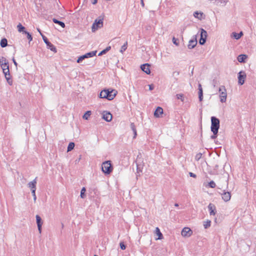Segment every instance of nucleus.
<instances>
[{"instance_id": "obj_26", "label": "nucleus", "mask_w": 256, "mask_h": 256, "mask_svg": "<svg viewBox=\"0 0 256 256\" xmlns=\"http://www.w3.org/2000/svg\"><path fill=\"white\" fill-rule=\"evenodd\" d=\"M156 234L158 236V238L156 240H161L162 238V234L160 232V229L156 228Z\"/></svg>"}, {"instance_id": "obj_42", "label": "nucleus", "mask_w": 256, "mask_h": 256, "mask_svg": "<svg viewBox=\"0 0 256 256\" xmlns=\"http://www.w3.org/2000/svg\"><path fill=\"white\" fill-rule=\"evenodd\" d=\"M178 40L177 38H176L174 37L172 38V42L176 46H178L179 44L178 42Z\"/></svg>"}, {"instance_id": "obj_53", "label": "nucleus", "mask_w": 256, "mask_h": 256, "mask_svg": "<svg viewBox=\"0 0 256 256\" xmlns=\"http://www.w3.org/2000/svg\"><path fill=\"white\" fill-rule=\"evenodd\" d=\"M198 98H199V100L200 101H202V99H203V96H198Z\"/></svg>"}, {"instance_id": "obj_37", "label": "nucleus", "mask_w": 256, "mask_h": 256, "mask_svg": "<svg viewBox=\"0 0 256 256\" xmlns=\"http://www.w3.org/2000/svg\"><path fill=\"white\" fill-rule=\"evenodd\" d=\"M222 6H225L228 2L229 0H217Z\"/></svg>"}, {"instance_id": "obj_59", "label": "nucleus", "mask_w": 256, "mask_h": 256, "mask_svg": "<svg viewBox=\"0 0 256 256\" xmlns=\"http://www.w3.org/2000/svg\"><path fill=\"white\" fill-rule=\"evenodd\" d=\"M174 206H178V204H176H176H174Z\"/></svg>"}, {"instance_id": "obj_7", "label": "nucleus", "mask_w": 256, "mask_h": 256, "mask_svg": "<svg viewBox=\"0 0 256 256\" xmlns=\"http://www.w3.org/2000/svg\"><path fill=\"white\" fill-rule=\"evenodd\" d=\"M181 234L184 237H190L192 234V232L189 228L185 227L182 229Z\"/></svg>"}, {"instance_id": "obj_22", "label": "nucleus", "mask_w": 256, "mask_h": 256, "mask_svg": "<svg viewBox=\"0 0 256 256\" xmlns=\"http://www.w3.org/2000/svg\"><path fill=\"white\" fill-rule=\"evenodd\" d=\"M233 37L236 40H238L240 38V37L243 35L242 32H240V33H236L235 32H232Z\"/></svg>"}, {"instance_id": "obj_46", "label": "nucleus", "mask_w": 256, "mask_h": 256, "mask_svg": "<svg viewBox=\"0 0 256 256\" xmlns=\"http://www.w3.org/2000/svg\"><path fill=\"white\" fill-rule=\"evenodd\" d=\"M201 156L202 154L200 153L196 154V160H199L200 158H201Z\"/></svg>"}, {"instance_id": "obj_35", "label": "nucleus", "mask_w": 256, "mask_h": 256, "mask_svg": "<svg viewBox=\"0 0 256 256\" xmlns=\"http://www.w3.org/2000/svg\"><path fill=\"white\" fill-rule=\"evenodd\" d=\"M85 58H87L85 54L81 56L78 58L76 62L78 63H80Z\"/></svg>"}, {"instance_id": "obj_50", "label": "nucleus", "mask_w": 256, "mask_h": 256, "mask_svg": "<svg viewBox=\"0 0 256 256\" xmlns=\"http://www.w3.org/2000/svg\"><path fill=\"white\" fill-rule=\"evenodd\" d=\"M217 134H214V133H213V135H212L210 136V138L212 140L215 139L216 138Z\"/></svg>"}, {"instance_id": "obj_54", "label": "nucleus", "mask_w": 256, "mask_h": 256, "mask_svg": "<svg viewBox=\"0 0 256 256\" xmlns=\"http://www.w3.org/2000/svg\"><path fill=\"white\" fill-rule=\"evenodd\" d=\"M134 132V138H136V130H135L134 131H133Z\"/></svg>"}, {"instance_id": "obj_4", "label": "nucleus", "mask_w": 256, "mask_h": 256, "mask_svg": "<svg viewBox=\"0 0 256 256\" xmlns=\"http://www.w3.org/2000/svg\"><path fill=\"white\" fill-rule=\"evenodd\" d=\"M41 36L42 38V39H43L44 42L46 44L48 48L50 49V50H52L54 52H56V47L52 44H51L48 40V38L44 36L42 34H41Z\"/></svg>"}, {"instance_id": "obj_32", "label": "nucleus", "mask_w": 256, "mask_h": 256, "mask_svg": "<svg viewBox=\"0 0 256 256\" xmlns=\"http://www.w3.org/2000/svg\"><path fill=\"white\" fill-rule=\"evenodd\" d=\"M127 45H128V42H126L124 44L123 46H122L121 47L120 50V52L122 53L124 51H125L126 50Z\"/></svg>"}, {"instance_id": "obj_8", "label": "nucleus", "mask_w": 256, "mask_h": 256, "mask_svg": "<svg viewBox=\"0 0 256 256\" xmlns=\"http://www.w3.org/2000/svg\"><path fill=\"white\" fill-rule=\"evenodd\" d=\"M106 92L107 96L106 98L110 100H112L116 94V92L114 90H106Z\"/></svg>"}, {"instance_id": "obj_25", "label": "nucleus", "mask_w": 256, "mask_h": 256, "mask_svg": "<svg viewBox=\"0 0 256 256\" xmlns=\"http://www.w3.org/2000/svg\"><path fill=\"white\" fill-rule=\"evenodd\" d=\"M0 46L2 47V48H4L6 47L7 44H8V41H7V40L6 38H2L1 41H0Z\"/></svg>"}, {"instance_id": "obj_31", "label": "nucleus", "mask_w": 256, "mask_h": 256, "mask_svg": "<svg viewBox=\"0 0 256 256\" xmlns=\"http://www.w3.org/2000/svg\"><path fill=\"white\" fill-rule=\"evenodd\" d=\"M17 28H18V31L19 32H24L25 31L24 30V29H25L24 27L23 26L20 24H19L18 25Z\"/></svg>"}, {"instance_id": "obj_9", "label": "nucleus", "mask_w": 256, "mask_h": 256, "mask_svg": "<svg viewBox=\"0 0 256 256\" xmlns=\"http://www.w3.org/2000/svg\"><path fill=\"white\" fill-rule=\"evenodd\" d=\"M36 224H37L38 228V230L39 233L40 234L42 232V227L43 222H42V220L40 216L36 215Z\"/></svg>"}, {"instance_id": "obj_57", "label": "nucleus", "mask_w": 256, "mask_h": 256, "mask_svg": "<svg viewBox=\"0 0 256 256\" xmlns=\"http://www.w3.org/2000/svg\"><path fill=\"white\" fill-rule=\"evenodd\" d=\"M137 170H138V171H140H140H141V170H140V168L139 166H138V164H137Z\"/></svg>"}, {"instance_id": "obj_11", "label": "nucleus", "mask_w": 256, "mask_h": 256, "mask_svg": "<svg viewBox=\"0 0 256 256\" xmlns=\"http://www.w3.org/2000/svg\"><path fill=\"white\" fill-rule=\"evenodd\" d=\"M102 118L106 121L110 122L112 120V114L110 112L106 111L102 113Z\"/></svg>"}, {"instance_id": "obj_48", "label": "nucleus", "mask_w": 256, "mask_h": 256, "mask_svg": "<svg viewBox=\"0 0 256 256\" xmlns=\"http://www.w3.org/2000/svg\"><path fill=\"white\" fill-rule=\"evenodd\" d=\"M148 86H149V90H154V86L152 84H149V85H148Z\"/></svg>"}, {"instance_id": "obj_12", "label": "nucleus", "mask_w": 256, "mask_h": 256, "mask_svg": "<svg viewBox=\"0 0 256 256\" xmlns=\"http://www.w3.org/2000/svg\"><path fill=\"white\" fill-rule=\"evenodd\" d=\"M1 68L2 70L3 73L4 75H6L8 74L9 72V64L8 62L5 64H0Z\"/></svg>"}, {"instance_id": "obj_33", "label": "nucleus", "mask_w": 256, "mask_h": 256, "mask_svg": "<svg viewBox=\"0 0 256 256\" xmlns=\"http://www.w3.org/2000/svg\"><path fill=\"white\" fill-rule=\"evenodd\" d=\"M86 191V188L84 187L82 188V189L81 190L80 197L82 198H85V196H86V195L84 194Z\"/></svg>"}, {"instance_id": "obj_36", "label": "nucleus", "mask_w": 256, "mask_h": 256, "mask_svg": "<svg viewBox=\"0 0 256 256\" xmlns=\"http://www.w3.org/2000/svg\"><path fill=\"white\" fill-rule=\"evenodd\" d=\"M176 98L178 100H180L182 102H184V94H178L176 95Z\"/></svg>"}, {"instance_id": "obj_55", "label": "nucleus", "mask_w": 256, "mask_h": 256, "mask_svg": "<svg viewBox=\"0 0 256 256\" xmlns=\"http://www.w3.org/2000/svg\"><path fill=\"white\" fill-rule=\"evenodd\" d=\"M140 1H141V4H142V6L144 7V0H140Z\"/></svg>"}, {"instance_id": "obj_13", "label": "nucleus", "mask_w": 256, "mask_h": 256, "mask_svg": "<svg viewBox=\"0 0 256 256\" xmlns=\"http://www.w3.org/2000/svg\"><path fill=\"white\" fill-rule=\"evenodd\" d=\"M36 179L37 178H36L32 181L30 182L28 184V186L29 188L31 189V190H36Z\"/></svg>"}, {"instance_id": "obj_16", "label": "nucleus", "mask_w": 256, "mask_h": 256, "mask_svg": "<svg viewBox=\"0 0 256 256\" xmlns=\"http://www.w3.org/2000/svg\"><path fill=\"white\" fill-rule=\"evenodd\" d=\"M208 208L210 216L215 215L216 213V206L214 204H210L208 206Z\"/></svg>"}, {"instance_id": "obj_34", "label": "nucleus", "mask_w": 256, "mask_h": 256, "mask_svg": "<svg viewBox=\"0 0 256 256\" xmlns=\"http://www.w3.org/2000/svg\"><path fill=\"white\" fill-rule=\"evenodd\" d=\"M8 62L7 60L6 59V58L4 57V56H2L0 58V64H6L8 63Z\"/></svg>"}, {"instance_id": "obj_17", "label": "nucleus", "mask_w": 256, "mask_h": 256, "mask_svg": "<svg viewBox=\"0 0 256 256\" xmlns=\"http://www.w3.org/2000/svg\"><path fill=\"white\" fill-rule=\"evenodd\" d=\"M197 44V40L196 38L194 40H191L188 42V47L189 49H192L195 47Z\"/></svg>"}, {"instance_id": "obj_60", "label": "nucleus", "mask_w": 256, "mask_h": 256, "mask_svg": "<svg viewBox=\"0 0 256 256\" xmlns=\"http://www.w3.org/2000/svg\"><path fill=\"white\" fill-rule=\"evenodd\" d=\"M10 76V73L9 72V76H6V77Z\"/></svg>"}, {"instance_id": "obj_21", "label": "nucleus", "mask_w": 256, "mask_h": 256, "mask_svg": "<svg viewBox=\"0 0 256 256\" xmlns=\"http://www.w3.org/2000/svg\"><path fill=\"white\" fill-rule=\"evenodd\" d=\"M52 21L54 23L57 24H59L60 26L62 28H65V24L62 22L60 21L55 18H54L52 19Z\"/></svg>"}, {"instance_id": "obj_5", "label": "nucleus", "mask_w": 256, "mask_h": 256, "mask_svg": "<svg viewBox=\"0 0 256 256\" xmlns=\"http://www.w3.org/2000/svg\"><path fill=\"white\" fill-rule=\"evenodd\" d=\"M246 76V74L244 71H240L238 72V82L239 84L242 85L244 84Z\"/></svg>"}, {"instance_id": "obj_38", "label": "nucleus", "mask_w": 256, "mask_h": 256, "mask_svg": "<svg viewBox=\"0 0 256 256\" xmlns=\"http://www.w3.org/2000/svg\"><path fill=\"white\" fill-rule=\"evenodd\" d=\"M24 33L26 34L27 38L29 40V42L32 41V38L31 34L28 32L26 31H24Z\"/></svg>"}, {"instance_id": "obj_44", "label": "nucleus", "mask_w": 256, "mask_h": 256, "mask_svg": "<svg viewBox=\"0 0 256 256\" xmlns=\"http://www.w3.org/2000/svg\"><path fill=\"white\" fill-rule=\"evenodd\" d=\"M32 196L34 197V202H36V190H32Z\"/></svg>"}, {"instance_id": "obj_43", "label": "nucleus", "mask_w": 256, "mask_h": 256, "mask_svg": "<svg viewBox=\"0 0 256 256\" xmlns=\"http://www.w3.org/2000/svg\"><path fill=\"white\" fill-rule=\"evenodd\" d=\"M120 248L122 250H125L126 248V246L123 242H121L120 243Z\"/></svg>"}, {"instance_id": "obj_20", "label": "nucleus", "mask_w": 256, "mask_h": 256, "mask_svg": "<svg viewBox=\"0 0 256 256\" xmlns=\"http://www.w3.org/2000/svg\"><path fill=\"white\" fill-rule=\"evenodd\" d=\"M246 58H247V56L246 54H240L238 57V60L240 62H244Z\"/></svg>"}, {"instance_id": "obj_24", "label": "nucleus", "mask_w": 256, "mask_h": 256, "mask_svg": "<svg viewBox=\"0 0 256 256\" xmlns=\"http://www.w3.org/2000/svg\"><path fill=\"white\" fill-rule=\"evenodd\" d=\"M96 51H92L85 54L86 58H89L96 56Z\"/></svg>"}, {"instance_id": "obj_39", "label": "nucleus", "mask_w": 256, "mask_h": 256, "mask_svg": "<svg viewBox=\"0 0 256 256\" xmlns=\"http://www.w3.org/2000/svg\"><path fill=\"white\" fill-rule=\"evenodd\" d=\"M198 96H203L202 88L200 84L198 85Z\"/></svg>"}, {"instance_id": "obj_47", "label": "nucleus", "mask_w": 256, "mask_h": 256, "mask_svg": "<svg viewBox=\"0 0 256 256\" xmlns=\"http://www.w3.org/2000/svg\"><path fill=\"white\" fill-rule=\"evenodd\" d=\"M106 53V51L104 50H102L101 52H100L99 54H98V56H100L104 54H105Z\"/></svg>"}, {"instance_id": "obj_51", "label": "nucleus", "mask_w": 256, "mask_h": 256, "mask_svg": "<svg viewBox=\"0 0 256 256\" xmlns=\"http://www.w3.org/2000/svg\"><path fill=\"white\" fill-rule=\"evenodd\" d=\"M12 62H14V64L15 65V66H16V67H17V66H18V64H17V62H16V60H15V59H14V58H12Z\"/></svg>"}, {"instance_id": "obj_15", "label": "nucleus", "mask_w": 256, "mask_h": 256, "mask_svg": "<svg viewBox=\"0 0 256 256\" xmlns=\"http://www.w3.org/2000/svg\"><path fill=\"white\" fill-rule=\"evenodd\" d=\"M219 97L221 102H225L227 98L226 90L220 93Z\"/></svg>"}, {"instance_id": "obj_14", "label": "nucleus", "mask_w": 256, "mask_h": 256, "mask_svg": "<svg viewBox=\"0 0 256 256\" xmlns=\"http://www.w3.org/2000/svg\"><path fill=\"white\" fill-rule=\"evenodd\" d=\"M150 65L148 64H143L141 66L140 68L142 70L146 72V74H150Z\"/></svg>"}, {"instance_id": "obj_29", "label": "nucleus", "mask_w": 256, "mask_h": 256, "mask_svg": "<svg viewBox=\"0 0 256 256\" xmlns=\"http://www.w3.org/2000/svg\"><path fill=\"white\" fill-rule=\"evenodd\" d=\"M211 221L210 220H207L206 222H204V226L205 228H208L210 226Z\"/></svg>"}, {"instance_id": "obj_3", "label": "nucleus", "mask_w": 256, "mask_h": 256, "mask_svg": "<svg viewBox=\"0 0 256 256\" xmlns=\"http://www.w3.org/2000/svg\"><path fill=\"white\" fill-rule=\"evenodd\" d=\"M103 26V20L102 19L97 20H94V22L92 24V32H95L98 28H100Z\"/></svg>"}, {"instance_id": "obj_61", "label": "nucleus", "mask_w": 256, "mask_h": 256, "mask_svg": "<svg viewBox=\"0 0 256 256\" xmlns=\"http://www.w3.org/2000/svg\"><path fill=\"white\" fill-rule=\"evenodd\" d=\"M94 256H96V255H94Z\"/></svg>"}, {"instance_id": "obj_28", "label": "nucleus", "mask_w": 256, "mask_h": 256, "mask_svg": "<svg viewBox=\"0 0 256 256\" xmlns=\"http://www.w3.org/2000/svg\"><path fill=\"white\" fill-rule=\"evenodd\" d=\"M6 76H9L8 74H6V75H4L5 78L8 82V83L10 85L12 86V80L10 78V76L6 77Z\"/></svg>"}, {"instance_id": "obj_27", "label": "nucleus", "mask_w": 256, "mask_h": 256, "mask_svg": "<svg viewBox=\"0 0 256 256\" xmlns=\"http://www.w3.org/2000/svg\"><path fill=\"white\" fill-rule=\"evenodd\" d=\"M74 142H70L68 145V146L67 151L68 152L71 151L72 150L74 149Z\"/></svg>"}, {"instance_id": "obj_30", "label": "nucleus", "mask_w": 256, "mask_h": 256, "mask_svg": "<svg viewBox=\"0 0 256 256\" xmlns=\"http://www.w3.org/2000/svg\"><path fill=\"white\" fill-rule=\"evenodd\" d=\"M91 114L90 111H87L82 116L84 119L88 120Z\"/></svg>"}, {"instance_id": "obj_56", "label": "nucleus", "mask_w": 256, "mask_h": 256, "mask_svg": "<svg viewBox=\"0 0 256 256\" xmlns=\"http://www.w3.org/2000/svg\"><path fill=\"white\" fill-rule=\"evenodd\" d=\"M97 2V0H94V1L92 2V4H96Z\"/></svg>"}, {"instance_id": "obj_49", "label": "nucleus", "mask_w": 256, "mask_h": 256, "mask_svg": "<svg viewBox=\"0 0 256 256\" xmlns=\"http://www.w3.org/2000/svg\"><path fill=\"white\" fill-rule=\"evenodd\" d=\"M189 175L191 177H193V178H196V175L194 174V173H192V172H189Z\"/></svg>"}, {"instance_id": "obj_41", "label": "nucleus", "mask_w": 256, "mask_h": 256, "mask_svg": "<svg viewBox=\"0 0 256 256\" xmlns=\"http://www.w3.org/2000/svg\"><path fill=\"white\" fill-rule=\"evenodd\" d=\"M226 88L224 86H220L219 89H218V92L220 93L221 92H223L224 91H226Z\"/></svg>"}, {"instance_id": "obj_6", "label": "nucleus", "mask_w": 256, "mask_h": 256, "mask_svg": "<svg viewBox=\"0 0 256 256\" xmlns=\"http://www.w3.org/2000/svg\"><path fill=\"white\" fill-rule=\"evenodd\" d=\"M207 37V32L204 30L202 28L201 32H200V38L199 41V43L200 44H204L206 41V38Z\"/></svg>"}, {"instance_id": "obj_45", "label": "nucleus", "mask_w": 256, "mask_h": 256, "mask_svg": "<svg viewBox=\"0 0 256 256\" xmlns=\"http://www.w3.org/2000/svg\"><path fill=\"white\" fill-rule=\"evenodd\" d=\"M130 128L132 131H134V130H136V128L134 123H131Z\"/></svg>"}, {"instance_id": "obj_18", "label": "nucleus", "mask_w": 256, "mask_h": 256, "mask_svg": "<svg viewBox=\"0 0 256 256\" xmlns=\"http://www.w3.org/2000/svg\"><path fill=\"white\" fill-rule=\"evenodd\" d=\"M162 108L160 107H158L154 112V116L156 118H159L162 114Z\"/></svg>"}, {"instance_id": "obj_40", "label": "nucleus", "mask_w": 256, "mask_h": 256, "mask_svg": "<svg viewBox=\"0 0 256 256\" xmlns=\"http://www.w3.org/2000/svg\"><path fill=\"white\" fill-rule=\"evenodd\" d=\"M208 186L210 188H214L216 186L215 182L212 180L208 183Z\"/></svg>"}, {"instance_id": "obj_2", "label": "nucleus", "mask_w": 256, "mask_h": 256, "mask_svg": "<svg viewBox=\"0 0 256 256\" xmlns=\"http://www.w3.org/2000/svg\"><path fill=\"white\" fill-rule=\"evenodd\" d=\"M102 170L104 173L108 174L112 172L113 168L110 160L105 161L102 164Z\"/></svg>"}, {"instance_id": "obj_23", "label": "nucleus", "mask_w": 256, "mask_h": 256, "mask_svg": "<svg viewBox=\"0 0 256 256\" xmlns=\"http://www.w3.org/2000/svg\"><path fill=\"white\" fill-rule=\"evenodd\" d=\"M107 92H106V90H102L100 94V98H106L107 96Z\"/></svg>"}, {"instance_id": "obj_58", "label": "nucleus", "mask_w": 256, "mask_h": 256, "mask_svg": "<svg viewBox=\"0 0 256 256\" xmlns=\"http://www.w3.org/2000/svg\"><path fill=\"white\" fill-rule=\"evenodd\" d=\"M38 31L40 32V34H42L39 28H37Z\"/></svg>"}, {"instance_id": "obj_10", "label": "nucleus", "mask_w": 256, "mask_h": 256, "mask_svg": "<svg viewBox=\"0 0 256 256\" xmlns=\"http://www.w3.org/2000/svg\"><path fill=\"white\" fill-rule=\"evenodd\" d=\"M221 194H222V198L224 202H228L230 200L231 194L230 192H226L225 190H224L222 193Z\"/></svg>"}, {"instance_id": "obj_1", "label": "nucleus", "mask_w": 256, "mask_h": 256, "mask_svg": "<svg viewBox=\"0 0 256 256\" xmlns=\"http://www.w3.org/2000/svg\"><path fill=\"white\" fill-rule=\"evenodd\" d=\"M211 122V131L214 134H217L220 128V120L214 116H212Z\"/></svg>"}, {"instance_id": "obj_19", "label": "nucleus", "mask_w": 256, "mask_h": 256, "mask_svg": "<svg viewBox=\"0 0 256 256\" xmlns=\"http://www.w3.org/2000/svg\"><path fill=\"white\" fill-rule=\"evenodd\" d=\"M194 16L195 18H198V20H201L203 18V13L195 12L194 14Z\"/></svg>"}, {"instance_id": "obj_52", "label": "nucleus", "mask_w": 256, "mask_h": 256, "mask_svg": "<svg viewBox=\"0 0 256 256\" xmlns=\"http://www.w3.org/2000/svg\"><path fill=\"white\" fill-rule=\"evenodd\" d=\"M110 49V46L107 47L106 49H104L106 52H108Z\"/></svg>"}]
</instances>
